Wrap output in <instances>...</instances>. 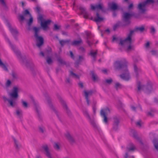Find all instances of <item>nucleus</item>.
<instances>
[{
    "instance_id": "7ed1b4c3",
    "label": "nucleus",
    "mask_w": 158,
    "mask_h": 158,
    "mask_svg": "<svg viewBox=\"0 0 158 158\" xmlns=\"http://www.w3.org/2000/svg\"><path fill=\"white\" fill-rule=\"evenodd\" d=\"M18 90L19 89L17 87H14L11 92L9 94V95L10 98H7L5 96H3L2 97L5 102L7 101H8L9 106L14 108L16 106V100L19 97Z\"/></svg>"
},
{
    "instance_id": "0eeeda50",
    "label": "nucleus",
    "mask_w": 158,
    "mask_h": 158,
    "mask_svg": "<svg viewBox=\"0 0 158 158\" xmlns=\"http://www.w3.org/2000/svg\"><path fill=\"white\" fill-rule=\"evenodd\" d=\"M132 16V15L131 14L128 12H124L122 16V20L124 23L123 24L122 26L123 27L129 25L130 24V19Z\"/></svg>"
},
{
    "instance_id": "6ab92c4d",
    "label": "nucleus",
    "mask_w": 158,
    "mask_h": 158,
    "mask_svg": "<svg viewBox=\"0 0 158 158\" xmlns=\"http://www.w3.org/2000/svg\"><path fill=\"white\" fill-rule=\"evenodd\" d=\"M12 139L14 141V146L15 148L17 151H19L20 148H21L22 146L19 142L14 137H13Z\"/></svg>"
},
{
    "instance_id": "774afa93",
    "label": "nucleus",
    "mask_w": 158,
    "mask_h": 158,
    "mask_svg": "<svg viewBox=\"0 0 158 158\" xmlns=\"http://www.w3.org/2000/svg\"><path fill=\"white\" fill-rule=\"evenodd\" d=\"M78 85L79 87L81 88L83 87V83L81 82H80L78 84Z\"/></svg>"
},
{
    "instance_id": "a878e982",
    "label": "nucleus",
    "mask_w": 158,
    "mask_h": 158,
    "mask_svg": "<svg viewBox=\"0 0 158 158\" xmlns=\"http://www.w3.org/2000/svg\"><path fill=\"white\" fill-rule=\"evenodd\" d=\"M82 43V40L80 38L78 40H75L71 42V44L72 46H78Z\"/></svg>"
},
{
    "instance_id": "603ef678",
    "label": "nucleus",
    "mask_w": 158,
    "mask_h": 158,
    "mask_svg": "<svg viewBox=\"0 0 158 158\" xmlns=\"http://www.w3.org/2000/svg\"><path fill=\"white\" fill-rule=\"evenodd\" d=\"M23 106L25 108H27L28 106L27 103L23 100L21 101Z\"/></svg>"
},
{
    "instance_id": "2eb2a0df",
    "label": "nucleus",
    "mask_w": 158,
    "mask_h": 158,
    "mask_svg": "<svg viewBox=\"0 0 158 158\" xmlns=\"http://www.w3.org/2000/svg\"><path fill=\"white\" fill-rule=\"evenodd\" d=\"M60 101L64 109L66 111V113L69 116H71V113L70 110L69 109L67 105L64 101L61 98H60Z\"/></svg>"
},
{
    "instance_id": "0e129e2a",
    "label": "nucleus",
    "mask_w": 158,
    "mask_h": 158,
    "mask_svg": "<svg viewBox=\"0 0 158 158\" xmlns=\"http://www.w3.org/2000/svg\"><path fill=\"white\" fill-rule=\"evenodd\" d=\"M62 34L63 35H68V32L63 31H61Z\"/></svg>"
},
{
    "instance_id": "ea45409f",
    "label": "nucleus",
    "mask_w": 158,
    "mask_h": 158,
    "mask_svg": "<svg viewBox=\"0 0 158 158\" xmlns=\"http://www.w3.org/2000/svg\"><path fill=\"white\" fill-rule=\"evenodd\" d=\"M93 93V92L92 90H90L88 92H87L85 90L84 91V93L85 94V97H86V95L87 94V97H88V96L91 95Z\"/></svg>"
},
{
    "instance_id": "f257e3e1",
    "label": "nucleus",
    "mask_w": 158,
    "mask_h": 158,
    "mask_svg": "<svg viewBox=\"0 0 158 158\" xmlns=\"http://www.w3.org/2000/svg\"><path fill=\"white\" fill-rule=\"evenodd\" d=\"M7 40L12 49L16 54L21 62L23 63L28 69L31 70L34 76L35 75L38 73V72L37 71L34 70V68L35 66L33 63L31 62H28L25 59L23 58L21 55L20 52L16 48L15 46L11 44L8 38H7Z\"/></svg>"
},
{
    "instance_id": "bb28decb",
    "label": "nucleus",
    "mask_w": 158,
    "mask_h": 158,
    "mask_svg": "<svg viewBox=\"0 0 158 158\" xmlns=\"http://www.w3.org/2000/svg\"><path fill=\"white\" fill-rule=\"evenodd\" d=\"M7 66V64H4L0 58V67L2 68L4 71L8 72V70Z\"/></svg>"
},
{
    "instance_id": "338daca9",
    "label": "nucleus",
    "mask_w": 158,
    "mask_h": 158,
    "mask_svg": "<svg viewBox=\"0 0 158 158\" xmlns=\"http://www.w3.org/2000/svg\"><path fill=\"white\" fill-rule=\"evenodd\" d=\"M79 49L81 52H85V49L82 47H80L79 48Z\"/></svg>"
},
{
    "instance_id": "473e14b6",
    "label": "nucleus",
    "mask_w": 158,
    "mask_h": 158,
    "mask_svg": "<svg viewBox=\"0 0 158 158\" xmlns=\"http://www.w3.org/2000/svg\"><path fill=\"white\" fill-rule=\"evenodd\" d=\"M22 111L19 109H17L16 110V114L19 118H21L22 117Z\"/></svg>"
},
{
    "instance_id": "bf43d9fd",
    "label": "nucleus",
    "mask_w": 158,
    "mask_h": 158,
    "mask_svg": "<svg viewBox=\"0 0 158 158\" xmlns=\"http://www.w3.org/2000/svg\"><path fill=\"white\" fill-rule=\"evenodd\" d=\"M65 82L67 84H69L71 83V81L69 78H66Z\"/></svg>"
},
{
    "instance_id": "e2e57ef3",
    "label": "nucleus",
    "mask_w": 158,
    "mask_h": 158,
    "mask_svg": "<svg viewBox=\"0 0 158 158\" xmlns=\"http://www.w3.org/2000/svg\"><path fill=\"white\" fill-rule=\"evenodd\" d=\"M133 3L130 4L128 7V8L129 10H131L133 8Z\"/></svg>"
},
{
    "instance_id": "a18cd8bd",
    "label": "nucleus",
    "mask_w": 158,
    "mask_h": 158,
    "mask_svg": "<svg viewBox=\"0 0 158 158\" xmlns=\"http://www.w3.org/2000/svg\"><path fill=\"white\" fill-rule=\"evenodd\" d=\"M46 60L47 63L48 64H50L53 62L52 60V59L51 58L49 57H47L46 58Z\"/></svg>"
},
{
    "instance_id": "5701e85b",
    "label": "nucleus",
    "mask_w": 158,
    "mask_h": 158,
    "mask_svg": "<svg viewBox=\"0 0 158 158\" xmlns=\"http://www.w3.org/2000/svg\"><path fill=\"white\" fill-rule=\"evenodd\" d=\"M0 4L3 10H8V7L5 0H0Z\"/></svg>"
},
{
    "instance_id": "2f4dec72",
    "label": "nucleus",
    "mask_w": 158,
    "mask_h": 158,
    "mask_svg": "<svg viewBox=\"0 0 158 158\" xmlns=\"http://www.w3.org/2000/svg\"><path fill=\"white\" fill-rule=\"evenodd\" d=\"M78 59L75 61V64H78L80 62H81L83 61L84 60L85 58L83 56L79 55L78 56Z\"/></svg>"
},
{
    "instance_id": "7c9ffc66",
    "label": "nucleus",
    "mask_w": 158,
    "mask_h": 158,
    "mask_svg": "<svg viewBox=\"0 0 158 158\" xmlns=\"http://www.w3.org/2000/svg\"><path fill=\"white\" fill-rule=\"evenodd\" d=\"M89 120L90 124L95 128H97V126L94 121V119L93 118H91L90 117L89 118H88Z\"/></svg>"
},
{
    "instance_id": "052dcab7",
    "label": "nucleus",
    "mask_w": 158,
    "mask_h": 158,
    "mask_svg": "<svg viewBox=\"0 0 158 158\" xmlns=\"http://www.w3.org/2000/svg\"><path fill=\"white\" fill-rule=\"evenodd\" d=\"M46 52H47V55H48L50 53L52 52V49L51 48H49L47 50L46 52H45V54L46 55L47 54Z\"/></svg>"
},
{
    "instance_id": "39448f33",
    "label": "nucleus",
    "mask_w": 158,
    "mask_h": 158,
    "mask_svg": "<svg viewBox=\"0 0 158 158\" xmlns=\"http://www.w3.org/2000/svg\"><path fill=\"white\" fill-rule=\"evenodd\" d=\"M137 92L139 93L141 90H143L146 93H149L153 90L152 84L151 82H148L146 85L145 86L141 84L140 81L137 83Z\"/></svg>"
},
{
    "instance_id": "412c9836",
    "label": "nucleus",
    "mask_w": 158,
    "mask_h": 158,
    "mask_svg": "<svg viewBox=\"0 0 158 158\" xmlns=\"http://www.w3.org/2000/svg\"><path fill=\"white\" fill-rule=\"evenodd\" d=\"M65 136L71 144H73L75 142V139L69 133H67Z\"/></svg>"
},
{
    "instance_id": "6e6552de",
    "label": "nucleus",
    "mask_w": 158,
    "mask_h": 158,
    "mask_svg": "<svg viewBox=\"0 0 158 158\" xmlns=\"http://www.w3.org/2000/svg\"><path fill=\"white\" fill-rule=\"evenodd\" d=\"M30 98L35 107L39 120L40 121H41L42 120V118L40 113V108L38 103L35 101L34 98L32 96H31Z\"/></svg>"
},
{
    "instance_id": "b1692460",
    "label": "nucleus",
    "mask_w": 158,
    "mask_h": 158,
    "mask_svg": "<svg viewBox=\"0 0 158 158\" xmlns=\"http://www.w3.org/2000/svg\"><path fill=\"white\" fill-rule=\"evenodd\" d=\"M59 43L62 47H63L66 44H68L70 42L69 39L66 40H59Z\"/></svg>"
},
{
    "instance_id": "423d86ee",
    "label": "nucleus",
    "mask_w": 158,
    "mask_h": 158,
    "mask_svg": "<svg viewBox=\"0 0 158 158\" xmlns=\"http://www.w3.org/2000/svg\"><path fill=\"white\" fill-rule=\"evenodd\" d=\"M40 29V28H37L36 27L33 28V30L35 31L34 37L36 40L39 41L36 44L37 46L39 48H40L44 44L43 38L41 36H39L38 35Z\"/></svg>"
},
{
    "instance_id": "1a4fd4ad",
    "label": "nucleus",
    "mask_w": 158,
    "mask_h": 158,
    "mask_svg": "<svg viewBox=\"0 0 158 158\" xmlns=\"http://www.w3.org/2000/svg\"><path fill=\"white\" fill-rule=\"evenodd\" d=\"M110 113V110L108 107H106L101 110V115L103 118V122L106 124H108V119L106 115Z\"/></svg>"
},
{
    "instance_id": "3c124183",
    "label": "nucleus",
    "mask_w": 158,
    "mask_h": 158,
    "mask_svg": "<svg viewBox=\"0 0 158 158\" xmlns=\"http://www.w3.org/2000/svg\"><path fill=\"white\" fill-rule=\"evenodd\" d=\"M96 9L101 10L103 11H104L102 6L100 4L96 5Z\"/></svg>"
},
{
    "instance_id": "cd10ccee",
    "label": "nucleus",
    "mask_w": 158,
    "mask_h": 158,
    "mask_svg": "<svg viewBox=\"0 0 158 158\" xmlns=\"http://www.w3.org/2000/svg\"><path fill=\"white\" fill-rule=\"evenodd\" d=\"M97 54V51L93 52L92 50L90 51L89 54L93 58V61H95L96 60V57Z\"/></svg>"
},
{
    "instance_id": "49530a36",
    "label": "nucleus",
    "mask_w": 158,
    "mask_h": 158,
    "mask_svg": "<svg viewBox=\"0 0 158 158\" xmlns=\"http://www.w3.org/2000/svg\"><path fill=\"white\" fill-rule=\"evenodd\" d=\"M113 81L112 79L111 78L109 79H106L105 81V83L108 85H110Z\"/></svg>"
},
{
    "instance_id": "6e6d98bb",
    "label": "nucleus",
    "mask_w": 158,
    "mask_h": 158,
    "mask_svg": "<svg viewBox=\"0 0 158 158\" xmlns=\"http://www.w3.org/2000/svg\"><path fill=\"white\" fill-rule=\"evenodd\" d=\"M150 33L152 34H154L156 30L153 27H152L150 28Z\"/></svg>"
},
{
    "instance_id": "864d4df0",
    "label": "nucleus",
    "mask_w": 158,
    "mask_h": 158,
    "mask_svg": "<svg viewBox=\"0 0 158 158\" xmlns=\"http://www.w3.org/2000/svg\"><path fill=\"white\" fill-rule=\"evenodd\" d=\"M35 10H36L38 15L41 14L40 13L41 12L42 10L40 6H37L35 8Z\"/></svg>"
},
{
    "instance_id": "72a5a7b5",
    "label": "nucleus",
    "mask_w": 158,
    "mask_h": 158,
    "mask_svg": "<svg viewBox=\"0 0 158 158\" xmlns=\"http://www.w3.org/2000/svg\"><path fill=\"white\" fill-rule=\"evenodd\" d=\"M109 6L110 9L113 10H115L118 8V6L114 2L109 4Z\"/></svg>"
},
{
    "instance_id": "f704fd0d",
    "label": "nucleus",
    "mask_w": 158,
    "mask_h": 158,
    "mask_svg": "<svg viewBox=\"0 0 158 158\" xmlns=\"http://www.w3.org/2000/svg\"><path fill=\"white\" fill-rule=\"evenodd\" d=\"M121 22L120 21H118L117 23L114 25L113 27V29L114 31H115L116 29L119 27L121 25Z\"/></svg>"
},
{
    "instance_id": "4d7b16f0",
    "label": "nucleus",
    "mask_w": 158,
    "mask_h": 158,
    "mask_svg": "<svg viewBox=\"0 0 158 158\" xmlns=\"http://www.w3.org/2000/svg\"><path fill=\"white\" fill-rule=\"evenodd\" d=\"M70 53V57L73 60H74L75 58V57L73 54V52L72 51H69Z\"/></svg>"
},
{
    "instance_id": "c85d7f7f",
    "label": "nucleus",
    "mask_w": 158,
    "mask_h": 158,
    "mask_svg": "<svg viewBox=\"0 0 158 158\" xmlns=\"http://www.w3.org/2000/svg\"><path fill=\"white\" fill-rule=\"evenodd\" d=\"M144 27L143 26L139 27H135L133 30H131V31H133V33L135 31L138 32L139 31L140 32H142L144 30Z\"/></svg>"
},
{
    "instance_id": "dca6fc26",
    "label": "nucleus",
    "mask_w": 158,
    "mask_h": 158,
    "mask_svg": "<svg viewBox=\"0 0 158 158\" xmlns=\"http://www.w3.org/2000/svg\"><path fill=\"white\" fill-rule=\"evenodd\" d=\"M79 9L81 12V14L83 15V17L85 18L88 19L89 16V14L86 11V9L84 7L80 6L79 7Z\"/></svg>"
},
{
    "instance_id": "37998d69",
    "label": "nucleus",
    "mask_w": 158,
    "mask_h": 158,
    "mask_svg": "<svg viewBox=\"0 0 158 158\" xmlns=\"http://www.w3.org/2000/svg\"><path fill=\"white\" fill-rule=\"evenodd\" d=\"M70 74L73 77L77 79H79V77L78 75L76 74L75 73H73V72L72 71H70Z\"/></svg>"
},
{
    "instance_id": "58836bf2",
    "label": "nucleus",
    "mask_w": 158,
    "mask_h": 158,
    "mask_svg": "<svg viewBox=\"0 0 158 158\" xmlns=\"http://www.w3.org/2000/svg\"><path fill=\"white\" fill-rule=\"evenodd\" d=\"M85 33H86V36H87L86 42L89 46H91V43L89 41V40H88L89 36L90 35V33H89L88 32H86Z\"/></svg>"
},
{
    "instance_id": "f3484780",
    "label": "nucleus",
    "mask_w": 158,
    "mask_h": 158,
    "mask_svg": "<svg viewBox=\"0 0 158 158\" xmlns=\"http://www.w3.org/2000/svg\"><path fill=\"white\" fill-rule=\"evenodd\" d=\"M146 5L144 2L140 3L138 5V8L140 12L142 13H143L146 11L145 9Z\"/></svg>"
},
{
    "instance_id": "c03bdc74",
    "label": "nucleus",
    "mask_w": 158,
    "mask_h": 158,
    "mask_svg": "<svg viewBox=\"0 0 158 158\" xmlns=\"http://www.w3.org/2000/svg\"><path fill=\"white\" fill-rule=\"evenodd\" d=\"M122 86V85L120 84L118 82H117L115 84V87L116 89L117 90H118V89L121 88Z\"/></svg>"
},
{
    "instance_id": "a211bd4d",
    "label": "nucleus",
    "mask_w": 158,
    "mask_h": 158,
    "mask_svg": "<svg viewBox=\"0 0 158 158\" xmlns=\"http://www.w3.org/2000/svg\"><path fill=\"white\" fill-rule=\"evenodd\" d=\"M44 151V153L48 158H52L51 154L49 152V148L47 145L43 146L42 147Z\"/></svg>"
},
{
    "instance_id": "4468645a",
    "label": "nucleus",
    "mask_w": 158,
    "mask_h": 158,
    "mask_svg": "<svg viewBox=\"0 0 158 158\" xmlns=\"http://www.w3.org/2000/svg\"><path fill=\"white\" fill-rule=\"evenodd\" d=\"M45 96L46 98V102H47L49 106L51 109H52L54 111L55 113L56 114V115L58 117V118L60 119V121H61V120L60 119L59 115L57 113V111L53 107L52 104H51V101L50 100V99L48 97V94H46L45 95Z\"/></svg>"
},
{
    "instance_id": "9d476101",
    "label": "nucleus",
    "mask_w": 158,
    "mask_h": 158,
    "mask_svg": "<svg viewBox=\"0 0 158 158\" xmlns=\"http://www.w3.org/2000/svg\"><path fill=\"white\" fill-rule=\"evenodd\" d=\"M133 34V31H130L127 37L126 38L123 40H120V44L121 45L123 46L125 42H128L130 44H131L133 42L134 40L132 39V37Z\"/></svg>"
},
{
    "instance_id": "69168bd1",
    "label": "nucleus",
    "mask_w": 158,
    "mask_h": 158,
    "mask_svg": "<svg viewBox=\"0 0 158 158\" xmlns=\"http://www.w3.org/2000/svg\"><path fill=\"white\" fill-rule=\"evenodd\" d=\"M152 54V55H156L157 54V52L155 50H152L151 51Z\"/></svg>"
},
{
    "instance_id": "13d9d810",
    "label": "nucleus",
    "mask_w": 158,
    "mask_h": 158,
    "mask_svg": "<svg viewBox=\"0 0 158 158\" xmlns=\"http://www.w3.org/2000/svg\"><path fill=\"white\" fill-rule=\"evenodd\" d=\"M11 84V82L9 80H8L6 83V88L9 87Z\"/></svg>"
},
{
    "instance_id": "393cba45",
    "label": "nucleus",
    "mask_w": 158,
    "mask_h": 158,
    "mask_svg": "<svg viewBox=\"0 0 158 158\" xmlns=\"http://www.w3.org/2000/svg\"><path fill=\"white\" fill-rule=\"evenodd\" d=\"M57 61L61 65H64L67 66V63L66 61L60 56L57 57Z\"/></svg>"
},
{
    "instance_id": "680f3d73",
    "label": "nucleus",
    "mask_w": 158,
    "mask_h": 158,
    "mask_svg": "<svg viewBox=\"0 0 158 158\" xmlns=\"http://www.w3.org/2000/svg\"><path fill=\"white\" fill-rule=\"evenodd\" d=\"M86 96L85 97V99L86 100V101L87 102V104L88 106L89 105V99L88 97H87V94L86 95Z\"/></svg>"
},
{
    "instance_id": "f8f14e48",
    "label": "nucleus",
    "mask_w": 158,
    "mask_h": 158,
    "mask_svg": "<svg viewBox=\"0 0 158 158\" xmlns=\"http://www.w3.org/2000/svg\"><path fill=\"white\" fill-rule=\"evenodd\" d=\"M120 123V118L119 117L114 116L113 118V129L116 131L118 129V127Z\"/></svg>"
},
{
    "instance_id": "c9c22d12",
    "label": "nucleus",
    "mask_w": 158,
    "mask_h": 158,
    "mask_svg": "<svg viewBox=\"0 0 158 158\" xmlns=\"http://www.w3.org/2000/svg\"><path fill=\"white\" fill-rule=\"evenodd\" d=\"M153 142L155 148L158 151V140L156 139H154Z\"/></svg>"
},
{
    "instance_id": "5fc2aeb1",
    "label": "nucleus",
    "mask_w": 158,
    "mask_h": 158,
    "mask_svg": "<svg viewBox=\"0 0 158 158\" xmlns=\"http://www.w3.org/2000/svg\"><path fill=\"white\" fill-rule=\"evenodd\" d=\"M83 114L87 119L90 117L88 111L87 110L84 111Z\"/></svg>"
},
{
    "instance_id": "9b49d317",
    "label": "nucleus",
    "mask_w": 158,
    "mask_h": 158,
    "mask_svg": "<svg viewBox=\"0 0 158 158\" xmlns=\"http://www.w3.org/2000/svg\"><path fill=\"white\" fill-rule=\"evenodd\" d=\"M135 149L136 148L134 144L132 143H130L129 146H128L127 147V152L125 153L124 156V158H134L133 156H129L128 152H133Z\"/></svg>"
},
{
    "instance_id": "09e8293b",
    "label": "nucleus",
    "mask_w": 158,
    "mask_h": 158,
    "mask_svg": "<svg viewBox=\"0 0 158 158\" xmlns=\"http://www.w3.org/2000/svg\"><path fill=\"white\" fill-rule=\"evenodd\" d=\"M38 19L41 22L44 21V19L43 15L41 14H39L38 15Z\"/></svg>"
},
{
    "instance_id": "8fccbe9b",
    "label": "nucleus",
    "mask_w": 158,
    "mask_h": 158,
    "mask_svg": "<svg viewBox=\"0 0 158 158\" xmlns=\"http://www.w3.org/2000/svg\"><path fill=\"white\" fill-rule=\"evenodd\" d=\"M12 76L14 79H17L18 78V76L17 74L15 72L12 73Z\"/></svg>"
},
{
    "instance_id": "4be33fe9",
    "label": "nucleus",
    "mask_w": 158,
    "mask_h": 158,
    "mask_svg": "<svg viewBox=\"0 0 158 158\" xmlns=\"http://www.w3.org/2000/svg\"><path fill=\"white\" fill-rule=\"evenodd\" d=\"M134 69L136 76L137 77H139V74L141 72V70L139 68L137 67L135 64L134 65Z\"/></svg>"
},
{
    "instance_id": "f03ea898",
    "label": "nucleus",
    "mask_w": 158,
    "mask_h": 158,
    "mask_svg": "<svg viewBox=\"0 0 158 158\" xmlns=\"http://www.w3.org/2000/svg\"><path fill=\"white\" fill-rule=\"evenodd\" d=\"M127 62L125 59L116 61L115 63L116 68L118 70H121L123 73L119 75L120 77L125 81H128L130 78L128 69L127 68Z\"/></svg>"
},
{
    "instance_id": "aec40b11",
    "label": "nucleus",
    "mask_w": 158,
    "mask_h": 158,
    "mask_svg": "<svg viewBox=\"0 0 158 158\" xmlns=\"http://www.w3.org/2000/svg\"><path fill=\"white\" fill-rule=\"evenodd\" d=\"M51 22V20H48L41 22V26L44 30H45L47 28L48 25Z\"/></svg>"
},
{
    "instance_id": "ddd939ff",
    "label": "nucleus",
    "mask_w": 158,
    "mask_h": 158,
    "mask_svg": "<svg viewBox=\"0 0 158 158\" xmlns=\"http://www.w3.org/2000/svg\"><path fill=\"white\" fill-rule=\"evenodd\" d=\"M7 24L11 33L14 36L15 39L17 40V36L18 34V31L16 28L14 29L12 27L11 25L9 22H7Z\"/></svg>"
},
{
    "instance_id": "4c0bfd02",
    "label": "nucleus",
    "mask_w": 158,
    "mask_h": 158,
    "mask_svg": "<svg viewBox=\"0 0 158 158\" xmlns=\"http://www.w3.org/2000/svg\"><path fill=\"white\" fill-rule=\"evenodd\" d=\"M91 73L92 75V77L93 81H96L98 78L97 76L94 73V71H92Z\"/></svg>"
},
{
    "instance_id": "20e7f679",
    "label": "nucleus",
    "mask_w": 158,
    "mask_h": 158,
    "mask_svg": "<svg viewBox=\"0 0 158 158\" xmlns=\"http://www.w3.org/2000/svg\"><path fill=\"white\" fill-rule=\"evenodd\" d=\"M28 16L30 17L27 23L29 27L28 30H30V27L33 22V18L28 10L26 9L23 11L22 14H19L17 18L19 22L21 23L24 20H26V18Z\"/></svg>"
},
{
    "instance_id": "e433bc0d",
    "label": "nucleus",
    "mask_w": 158,
    "mask_h": 158,
    "mask_svg": "<svg viewBox=\"0 0 158 158\" xmlns=\"http://www.w3.org/2000/svg\"><path fill=\"white\" fill-rule=\"evenodd\" d=\"M53 146L56 150L57 151H58L60 150V147L59 144V143H54L53 144Z\"/></svg>"
},
{
    "instance_id": "de8ad7c7",
    "label": "nucleus",
    "mask_w": 158,
    "mask_h": 158,
    "mask_svg": "<svg viewBox=\"0 0 158 158\" xmlns=\"http://www.w3.org/2000/svg\"><path fill=\"white\" fill-rule=\"evenodd\" d=\"M146 5L147 4H150L154 3V0H146V1L143 2Z\"/></svg>"
},
{
    "instance_id": "c756f323",
    "label": "nucleus",
    "mask_w": 158,
    "mask_h": 158,
    "mask_svg": "<svg viewBox=\"0 0 158 158\" xmlns=\"http://www.w3.org/2000/svg\"><path fill=\"white\" fill-rule=\"evenodd\" d=\"M96 17L94 18V21L96 22H99L102 21L103 19L100 17L99 16V15L98 13H96Z\"/></svg>"
},
{
    "instance_id": "a19ab883",
    "label": "nucleus",
    "mask_w": 158,
    "mask_h": 158,
    "mask_svg": "<svg viewBox=\"0 0 158 158\" xmlns=\"http://www.w3.org/2000/svg\"><path fill=\"white\" fill-rule=\"evenodd\" d=\"M61 26L57 25L56 24H54V27L53 28V30L54 31H58L61 28Z\"/></svg>"
},
{
    "instance_id": "79ce46f5",
    "label": "nucleus",
    "mask_w": 158,
    "mask_h": 158,
    "mask_svg": "<svg viewBox=\"0 0 158 158\" xmlns=\"http://www.w3.org/2000/svg\"><path fill=\"white\" fill-rule=\"evenodd\" d=\"M39 131L40 133H44L45 131V129L44 127L40 126L39 127Z\"/></svg>"
}]
</instances>
